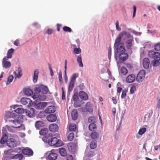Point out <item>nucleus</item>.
I'll list each match as a JSON object with an SVG mask.
<instances>
[{
	"mask_svg": "<svg viewBox=\"0 0 160 160\" xmlns=\"http://www.w3.org/2000/svg\"><path fill=\"white\" fill-rule=\"evenodd\" d=\"M115 25L116 29L118 31L121 30V28L119 27V22L118 21H117L116 22Z\"/></svg>",
	"mask_w": 160,
	"mask_h": 160,
	"instance_id": "obj_54",
	"label": "nucleus"
},
{
	"mask_svg": "<svg viewBox=\"0 0 160 160\" xmlns=\"http://www.w3.org/2000/svg\"><path fill=\"white\" fill-rule=\"evenodd\" d=\"M12 152V150L11 149H10L7 150L5 151L4 153L6 155H10Z\"/></svg>",
	"mask_w": 160,
	"mask_h": 160,
	"instance_id": "obj_56",
	"label": "nucleus"
},
{
	"mask_svg": "<svg viewBox=\"0 0 160 160\" xmlns=\"http://www.w3.org/2000/svg\"><path fill=\"white\" fill-rule=\"evenodd\" d=\"M23 156L21 154H17L12 157V159H17V160H21L23 158Z\"/></svg>",
	"mask_w": 160,
	"mask_h": 160,
	"instance_id": "obj_32",
	"label": "nucleus"
},
{
	"mask_svg": "<svg viewBox=\"0 0 160 160\" xmlns=\"http://www.w3.org/2000/svg\"><path fill=\"white\" fill-rule=\"evenodd\" d=\"M32 98L34 99H36V100L35 101L36 102H39V100L43 101L45 100L46 99V96L45 94H43L42 95H38L37 97H36V96L34 95L32 96Z\"/></svg>",
	"mask_w": 160,
	"mask_h": 160,
	"instance_id": "obj_16",
	"label": "nucleus"
},
{
	"mask_svg": "<svg viewBox=\"0 0 160 160\" xmlns=\"http://www.w3.org/2000/svg\"><path fill=\"white\" fill-rule=\"evenodd\" d=\"M56 108L54 106H50L48 107L45 110V112L47 113H51L54 112Z\"/></svg>",
	"mask_w": 160,
	"mask_h": 160,
	"instance_id": "obj_11",
	"label": "nucleus"
},
{
	"mask_svg": "<svg viewBox=\"0 0 160 160\" xmlns=\"http://www.w3.org/2000/svg\"><path fill=\"white\" fill-rule=\"evenodd\" d=\"M14 51V49H13L12 48L10 49L8 51L7 56L5 57H7L8 59L11 58Z\"/></svg>",
	"mask_w": 160,
	"mask_h": 160,
	"instance_id": "obj_30",
	"label": "nucleus"
},
{
	"mask_svg": "<svg viewBox=\"0 0 160 160\" xmlns=\"http://www.w3.org/2000/svg\"><path fill=\"white\" fill-rule=\"evenodd\" d=\"M24 94L28 96H31L33 94L32 90L29 88H27L24 90Z\"/></svg>",
	"mask_w": 160,
	"mask_h": 160,
	"instance_id": "obj_29",
	"label": "nucleus"
},
{
	"mask_svg": "<svg viewBox=\"0 0 160 160\" xmlns=\"http://www.w3.org/2000/svg\"><path fill=\"white\" fill-rule=\"evenodd\" d=\"M79 96L80 98L84 100H86L88 98V96L87 94L82 91L80 92Z\"/></svg>",
	"mask_w": 160,
	"mask_h": 160,
	"instance_id": "obj_19",
	"label": "nucleus"
},
{
	"mask_svg": "<svg viewBox=\"0 0 160 160\" xmlns=\"http://www.w3.org/2000/svg\"><path fill=\"white\" fill-rule=\"evenodd\" d=\"M15 78H20L22 76V72L21 68L20 67H18L17 68V70L14 71L13 72Z\"/></svg>",
	"mask_w": 160,
	"mask_h": 160,
	"instance_id": "obj_10",
	"label": "nucleus"
},
{
	"mask_svg": "<svg viewBox=\"0 0 160 160\" xmlns=\"http://www.w3.org/2000/svg\"><path fill=\"white\" fill-rule=\"evenodd\" d=\"M68 128L70 131H75L76 129V125L74 123L70 124L68 126Z\"/></svg>",
	"mask_w": 160,
	"mask_h": 160,
	"instance_id": "obj_31",
	"label": "nucleus"
},
{
	"mask_svg": "<svg viewBox=\"0 0 160 160\" xmlns=\"http://www.w3.org/2000/svg\"><path fill=\"white\" fill-rule=\"evenodd\" d=\"M125 49L124 47H121L120 48L115 49L114 51L115 57L118 53L119 54V59L121 61L126 60L128 58V54L125 52Z\"/></svg>",
	"mask_w": 160,
	"mask_h": 160,
	"instance_id": "obj_2",
	"label": "nucleus"
},
{
	"mask_svg": "<svg viewBox=\"0 0 160 160\" xmlns=\"http://www.w3.org/2000/svg\"><path fill=\"white\" fill-rule=\"evenodd\" d=\"M145 72L144 70H140L138 73L136 78L137 81L140 82H142L145 78Z\"/></svg>",
	"mask_w": 160,
	"mask_h": 160,
	"instance_id": "obj_3",
	"label": "nucleus"
},
{
	"mask_svg": "<svg viewBox=\"0 0 160 160\" xmlns=\"http://www.w3.org/2000/svg\"><path fill=\"white\" fill-rule=\"evenodd\" d=\"M74 53L75 54H80L81 52V50L79 48H75L74 49Z\"/></svg>",
	"mask_w": 160,
	"mask_h": 160,
	"instance_id": "obj_48",
	"label": "nucleus"
},
{
	"mask_svg": "<svg viewBox=\"0 0 160 160\" xmlns=\"http://www.w3.org/2000/svg\"><path fill=\"white\" fill-rule=\"evenodd\" d=\"M18 105H16L14 106V109H16L14 111L17 113L22 114L24 112V110L23 108H22L18 107Z\"/></svg>",
	"mask_w": 160,
	"mask_h": 160,
	"instance_id": "obj_21",
	"label": "nucleus"
},
{
	"mask_svg": "<svg viewBox=\"0 0 160 160\" xmlns=\"http://www.w3.org/2000/svg\"><path fill=\"white\" fill-rule=\"evenodd\" d=\"M90 148L92 149L95 148L97 147V144L96 142L94 141H92L90 144Z\"/></svg>",
	"mask_w": 160,
	"mask_h": 160,
	"instance_id": "obj_44",
	"label": "nucleus"
},
{
	"mask_svg": "<svg viewBox=\"0 0 160 160\" xmlns=\"http://www.w3.org/2000/svg\"><path fill=\"white\" fill-rule=\"evenodd\" d=\"M12 121L13 123L16 126L15 128H19L22 126V122L20 120H15Z\"/></svg>",
	"mask_w": 160,
	"mask_h": 160,
	"instance_id": "obj_24",
	"label": "nucleus"
},
{
	"mask_svg": "<svg viewBox=\"0 0 160 160\" xmlns=\"http://www.w3.org/2000/svg\"><path fill=\"white\" fill-rule=\"evenodd\" d=\"M21 103L27 107H30L33 104V102L29 98H23L21 100Z\"/></svg>",
	"mask_w": 160,
	"mask_h": 160,
	"instance_id": "obj_5",
	"label": "nucleus"
},
{
	"mask_svg": "<svg viewBox=\"0 0 160 160\" xmlns=\"http://www.w3.org/2000/svg\"><path fill=\"white\" fill-rule=\"evenodd\" d=\"M35 92L37 93H41V88H40V85L38 88H36L35 89Z\"/></svg>",
	"mask_w": 160,
	"mask_h": 160,
	"instance_id": "obj_59",
	"label": "nucleus"
},
{
	"mask_svg": "<svg viewBox=\"0 0 160 160\" xmlns=\"http://www.w3.org/2000/svg\"><path fill=\"white\" fill-rule=\"evenodd\" d=\"M38 73L39 72L38 69H36L34 71L33 77V81L34 82H36L37 81Z\"/></svg>",
	"mask_w": 160,
	"mask_h": 160,
	"instance_id": "obj_33",
	"label": "nucleus"
},
{
	"mask_svg": "<svg viewBox=\"0 0 160 160\" xmlns=\"http://www.w3.org/2000/svg\"><path fill=\"white\" fill-rule=\"evenodd\" d=\"M52 136V134L50 133L43 137L42 138V140L45 142L48 143V142L50 141Z\"/></svg>",
	"mask_w": 160,
	"mask_h": 160,
	"instance_id": "obj_22",
	"label": "nucleus"
},
{
	"mask_svg": "<svg viewBox=\"0 0 160 160\" xmlns=\"http://www.w3.org/2000/svg\"><path fill=\"white\" fill-rule=\"evenodd\" d=\"M74 82L70 81L68 87V90L70 91H72L74 87Z\"/></svg>",
	"mask_w": 160,
	"mask_h": 160,
	"instance_id": "obj_37",
	"label": "nucleus"
},
{
	"mask_svg": "<svg viewBox=\"0 0 160 160\" xmlns=\"http://www.w3.org/2000/svg\"><path fill=\"white\" fill-rule=\"evenodd\" d=\"M129 39L126 42V46L128 49H131V47L132 46V42L133 41V38L131 35V37L130 38H127Z\"/></svg>",
	"mask_w": 160,
	"mask_h": 160,
	"instance_id": "obj_9",
	"label": "nucleus"
},
{
	"mask_svg": "<svg viewBox=\"0 0 160 160\" xmlns=\"http://www.w3.org/2000/svg\"><path fill=\"white\" fill-rule=\"evenodd\" d=\"M112 50L111 47H109L108 49V58L110 59L111 58V55Z\"/></svg>",
	"mask_w": 160,
	"mask_h": 160,
	"instance_id": "obj_57",
	"label": "nucleus"
},
{
	"mask_svg": "<svg viewBox=\"0 0 160 160\" xmlns=\"http://www.w3.org/2000/svg\"><path fill=\"white\" fill-rule=\"evenodd\" d=\"M149 57L152 59L160 60V54L158 52H155L153 51H150L148 52Z\"/></svg>",
	"mask_w": 160,
	"mask_h": 160,
	"instance_id": "obj_4",
	"label": "nucleus"
},
{
	"mask_svg": "<svg viewBox=\"0 0 160 160\" xmlns=\"http://www.w3.org/2000/svg\"><path fill=\"white\" fill-rule=\"evenodd\" d=\"M96 125L94 123H91L89 126V129L91 131H94L96 128Z\"/></svg>",
	"mask_w": 160,
	"mask_h": 160,
	"instance_id": "obj_41",
	"label": "nucleus"
},
{
	"mask_svg": "<svg viewBox=\"0 0 160 160\" xmlns=\"http://www.w3.org/2000/svg\"><path fill=\"white\" fill-rule=\"evenodd\" d=\"M54 151V150H52L51 151V152L49 153L48 156V158L49 160H55L57 158L58 156L57 154L53 152Z\"/></svg>",
	"mask_w": 160,
	"mask_h": 160,
	"instance_id": "obj_15",
	"label": "nucleus"
},
{
	"mask_svg": "<svg viewBox=\"0 0 160 160\" xmlns=\"http://www.w3.org/2000/svg\"><path fill=\"white\" fill-rule=\"evenodd\" d=\"M86 108L87 110L89 112H92L93 110L92 105L90 102H88L86 103Z\"/></svg>",
	"mask_w": 160,
	"mask_h": 160,
	"instance_id": "obj_25",
	"label": "nucleus"
},
{
	"mask_svg": "<svg viewBox=\"0 0 160 160\" xmlns=\"http://www.w3.org/2000/svg\"><path fill=\"white\" fill-rule=\"evenodd\" d=\"M78 73H74L72 76V77L71 78V79L70 81H73V82H75L76 81V78L78 77Z\"/></svg>",
	"mask_w": 160,
	"mask_h": 160,
	"instance_id": "obj_43",
	"label": "nucleus"
},
{
	"mask_svg": "<svg viewBox=\"0 0 160 160\" xmlns=\"http://www.w3.org/2000/svg\"><path fill=\"white\" fill-rule=\"evenodd\" d=\"M47 119L50 122H54L57 119V117L54 114H50L47 116Z\"/></svg>",
	"mask_w": 160,
	"mask_h": 160,
	"instance_id": "obj_20",
	"label": "nucleus"
},
{
	"mask_svg": "<svg viewBox=\"0 0 160 160\" xmlns=\"http://www.w3.org/2000/svg\"><path fill=\"white\" fill-rule=\"evenodd\" d=\"M22 153L24 155L31 156L33 154V151L29 148H24L22 150Z\"/></svg>",
	"mask_w": 160,
	"mask_h": 160,
	"instance_id": "obj_17",
	"label": "nucleus"
},
{
	"mask_svg": "<svg viewBox=\"0 0 160 160\" xmlns=\"http://www.w3.org/2000/svg\"><path fill=\"white\" fill-rule=\"evenodd\" d=\"M136 90V87L134 85L132 86V87H131V89L130 90V93L131 94L133 93H134V91L135 90Z\"/></svg>",
	"mask_w": 160,
	"mask_h": 160,
	"instance_id": "obj_55",
	"label": "nucleus"
},
{
	"mask_svg": "<svg viewBox=\"0 0 160 160\" xmlns=\"http://www.w3.org/2000/svg\"><path fill=\"white\" fill-rule=\"evenodd\" d=\"M142 63L144 68L148 69L149 68L150 61L148 58H144L143 60Z\"/></svg>",
	"mask_w": 160,
	"mask_h": 160,
	"instance_id": "obj_18",
	"label": "nucleus"
},
{
	"mask_svg": "<svg viewBox=\"0 0 160 160\" xmlns=\"http://www.w3.org/2000/svg\"><path fill=\"white\" fill-rule=\"evenodd\" d=\"M59 152L60 155L62 156H65L66 154V150L64 148H59Z\"/></svg>",
	"mask_w": 160,
	"mask_h": 160,
	"instance_id": "obj_39",
	"label": "nucleus"
},
{
	"mask_svg": "<svg viewBox=\"0 0 160 160\" xmlns=\"http://www.w3.org/2000/svg\"><path fill=\"white\" fill-rule=\"evenodd\" d=\"M77 61L80 67L82 68L83 67V66L82 61V57L81 54L78 56Z\"/></svg>",
	"mask_w": 160,
	"mask_h": 160,
	"instance_id": "obj_26",
	"label": "nucleus"
},
{
	"mask_svg": "<svg viewBox=\"0 0 160 160\" xmlns=\"http://www.w3.org/2000/svg\"><path fill=\"white\" fill-rule=\"evenodd\" d=\"M35 108L38 109H41L44 108L47 105V103L46 102H38L34 101Z\"/></svg>",
	"mask_w": 160,
	"mask_h": 160,
	"instance_id": "obj_7",
	"label": "nucleus"
},
{
	"mask_svg": "<svg viewBox=\"0 0 160 160\" xmlns=\"http://www.w3.org/2000/svg\"><path fill=\"white\" fill-rule=\"evenodd\" d=\"M44 126V123L42 121H38L35 123V126L37 128L43 127Z\"/></svg>",
	"mask_w": 160,
	"mask_h": 160,
	"instance_id": "obj_35",
	"label": "nucleus"
},
{
	"mask_svg": "<svg viewBox=\"0 0 160 160\" xmlns=\"http://www.w3.org/2000/svg\"><path fill=\"white\" fill-rule=\"evenodd\" d=\"M57 138L56 137L52 138L50 141L48 142V144L51 146H55Z\"/></svg>",
	"mask_w": 160,
	"mask_h": 160,
	"instance_id": "obj_27",
	"label": "nucleus"
},
{
	"mask_svg": "<svg viewBox=\"0 0 160 160\" xmlns=\"http://www.w3.org/2000/svg\"><path fill=\"white\" fill-rule=\"evenodd\" d=\"M146 130V128H142L139 130L138 134L140 135H142L145 132Z\"/></svg>",
	"mask_w": 160,
	"mask_h": 160,
	"instance_id": "obj_51",
	"label": "nucleus"
},
{
	"mask_svg": "<svg viewBox=\"0 0 160 160\" xmlns=\"http://www.w3.org/2000/svg\"><path fill=\"white\" fill-rule=\"evenodd\" d=\"M71 116L73 120H75L77 119L78 117V113L76 110H74L72 111Z\"/></svg>",
	"mask_w": 160,
	"mask_h": 160,
	"instance_id": "obj_28",
	"label": "nucleus"
},
{
	"mask_svg": "<svg viewBox=\"0 0 160 160\" xmlns=\"http://www.w3.org/2000/svg\"><path fill=\"white\" fill-rule=\"evenodd\" d=\"M53 32V30L52 29H48L47 32L46 33L48 34H51Z\"/></svg>",
	"mask_w": 160,
	"mask_h": 160,
	"instance_id": "obj_64",
	"label": "nucleus"
},
{
	"mask_svg": "<svg viewBox=\"0 0 160 160\" xmlns=\"http://www.w3.org/2000/svg\"><path fill=\"white\" fill-rule=\"evenodd\" d=\"M120 72L123 75H126L128 73V70L126 68L122 67L121 68Z\"/></svg>",
	"mask_w": 160,
	"mask_h": 160,
	"instance_id": "obj_38",
	"label": "nucleus"
},
{
	"mask_svg": "<svg viewBox=\"0 0 160 160\" xmlns=\"http://www.w3.org/2000/svg\"><path fill=\"white\" fill-rule=\"evenodd\" d=\"M13 79V76L11 75H10L8 78V80L7 82V84H9L10 82H11Z\"/></svg>",
	"mask_w": 160,
	"mask_h": 160,
	"instance_id": "obj_49",
	"label": "nucleus"
},
{
	"mask_svg": "<svg viewBox=\"0 0 160 160\" xmlns=\"http://www.w3.org/2000/svg\"><path fill=\"white\" fill-rule=\"evenodd\" d=\"M8 58L7 57H4L3 58L2 62V67L5 68H10L11 66L10 62L8 61Z\"/></svg>",
	"mask_w": 160,
	"mask_h": 160,
	"instance_id": "obj_6",
	"label": "nucleus"
},
{
	"mask_svg": "<svg viewBox=\"0 0 160 160\" xmlns=\"http://www.w3.org/2000/svg\"><path fill=\"white\" fill-rule=\"evenodd\" d=\"M76 146V144L74 143H70L68 144V149L72 151L74 149Z\"/></svg>",
	"mask_w": 160,
	"mask_h": 160,
	"instance_id": "obj_36",
	"label": "nucleus"
},
{
	"mask_svg": "<svg viewBox=\"0 0 160 160\" xmlns=\"http://www.w3.org/2000/svg\"><path fill=\"white\" fill-rule=\"evenodd\" d=\"M7 137L6 134L2 135L0 141V143L2 144L5 143L7 142Z\"/></svg>",
	"mask_w": 160,
	"mask_h": 160,
	"instance_id": "obj_34",
	"label": "nucleus"
},
{
	"mask_svg": "<svg viewBox=\"0 0 160 160\" xmlns=\"http://www.w3.org/2000/svg\"><path fill=\"white\" fill-rule=\"evenodd\" d=\"M155 49L157 51H158L160 50V43H159L155 45L154 46Z\"/></svg>",
	"mask_w": 160,
	"mask_h": 160,
	"instance_id": "obj_53",
	"label": "nucleus"
},
{
	"mask_svg": "<svg viewBox=\"0 0 160 160\" xmlns=\"http://www.w3.org/2000/svg\"><path fill=\"white\" fill-rule=\"evenodd\" d=\"M7 145L10 148L15 147L17 146V142L14 139L10 138L8 141Z\"/></svg>",
	"mask_w": 160,
	"mask_h": 160,
	"instance_id": "obj_12",
	"label": "nucleus"
},
{
	"mask_svg": "<svg viewBox=\"0 0 160 160\" xmlns=\"http://www.w3.org/2000/svg\"><path fill=\"white\" fill-rule=\"evenodd\" d=\"M49 129L50 131L52 132H56L58 131V127L57 124L53 123L49 125Z\"/></svg>",
	"mask_w": 160,
	"mask_h": 160,
	"instance_id": "obj_14",
	"label": "nucleus"
},
{
	"mask_svg": "<svg viewBox=\"0 0 160 160\" xmlns=\"http://www.w3.org/2000/svg\"><path fill=\"white\" fill-rule=\"evenodd\" d=\"M124 36L125 38H130L131 37V34L128 32L125 31L122 32L120 33L118 37L116 38L114 44V50L119 49L121 47H124V44L122 43H120L122 37Z\"/></svg>",
	"mask_w": 160,
	"mask_h": 160,
	"instance_id": "obj_1",
	"label": "nucleus"
},
{
	"mask_svg": "<svg viewBox=\"0 0 160 160\" xmlns=\"http://www.w3.org/2000/svg\"><path fill=\"white\" fill-rule=\"evenodd\" d=\"M63 144L62 142L60 140L57 139L55 147H59Z\"/></svg>",
	"mask_w": 160,
	"mask_h": 160,
	"instance_id": "obj_52",
	"label": "nucleus"
},
{
	"mask_svg": "<svg viewBox=\"0 0 160 160\" xmlns=\"http://www.w3.org/2000/svg\"><path fill=\"white\" fill-rule=\"evenodd\" d=\"M90 135L92 139H97L99 137L98 134L95 132H92Z\"/></svg>",
	"mask_w": 160,
	"mask_h": 160,
	"instance_id": "obj_40",
	"label": "nucleus"
},
{
	"mask_svg": "<svg viewBox=\"0 0 160 160\" xmlns=\"http://www.w3.org/2000/svg\"><path fill=\"white\" fill-rule=\"evenodd\" d=\"M74 133L73 132H71L68 135V138L69 141H72L74 138Z\"/></svg>",
	"mask_w": 160,
	"mask_h": 160,
	"instance_id": "obj_46",
	"label": "nucleus"
},
{
	"mask_svg": "<svg viewBox=\"0 0 160 160\" xmlns=\"http://www.w3.org/2000/svg\"><path fill=\"white\" fill-rule=\"evenodd\" d=\"M58 78L60 82H62V73L61 71H60L58 73Z\"/></svg>",
	"mask_w": 160,
	"mask_h": 160,
	"instance_id": "obj_58",
	"label": "nucleus"
},
{
	"mask_svg": "<svg viewBox=\"0 0 160 160\" xmlns=\"http://www.w3.org/2000/svg\"><path fill=\"white\" fill-rule=\"evenodd\" d=\"M74 106L75 108L79 107H81V104L76 101L74 103Z\"/></svg>",
	"mask_w": 160,
	"mask_h": 160,
	"instance_id": "obj_62",
	"label": "nucleus"
},
{
	"mask_svg": "<svg viewBox=\"0 0 160 160\" xmlns=\"http://www.w3.org/2000/svg\"><path fill=\"white\" fill-rule=\"evenodd\" d=\"M78 99L77 93L74 94L73 96V99L74 101H76Z\"/></svg>",
	"mask_w": 160,
	"mask_h": 160,
	"instance_id": "obj_63",
	"label": "nucleus"
},
{
	"mask_svg": "<svg viewBox=\"0 0 160 160\" xmlns=\"http://www.w3.org/2000/svg\"><path fill=\"white\" fill-rule=\"evenodd\" d=\"M154 60L155 61H153L152 62L153 66L154 67H157L159 66L160 64V62L159 61L160 60L155 59Z\"/></svg>",
	"mask_w": 160,
	"mask_h": 160,
	"instance_id": "obj_45",
	"label": "nucleus"
},
{
	"mask_svg": "<svg viewBox=\"0 0 160 160\" xmlns=\"http://www.w3.org/2000/svg\"><path fill=\"white\" fill-rule=\"evenodd\" d=\"M35 110L32 108H29L26 110V113L27 115L29 117H32L34 116Z\"/></svg>",
	"mask_w": 160,
	"mask_h": 160,
	"instance_id": "obj_13",
	"label": "nucleus"
},
{
	"mask_svg": "<svg viewBox=\"0 0 160 160\" xmlns=\"http://www.w3.org/2000/svg\"><path fill=\"white\" fill-rule=\"evenodd\" d=\"M40 88H41V93L42 94H46L48 91V88L46 86L42 85H41Z\"/></svg>",
	"mask_w": 160,
	"mask_h": 160,
	"instance_id": "obj_23",
	"label": "nucleus"
},
{
	"mask_svg": "<svg viewBox=\"0 0 160 160\" xmlns=\"http://www.w3.org/2000/svg\"><path fill=\"white\" fill-rule=\"evenodd\" d=\"M48 132V130L46 128H43L41 129L39 132L40 135H45Z\"/></svg>",
	"mask_w": 160,
	"mask_h": 160,
	"instance_id": "obj_42",
	"label": "nucleus"
},
{
	"mask_svg": "<svg viewBox=\"0 0 160 160\" xmlns=\"http://www.w3.org/2000/svg\"><path fill=\"white\" fill-rule=\"evenodd\" d=\"M96 120V118L94 117H90L88 119L89 122L91 123H94Z\"/></svg>",
	"mask_w": 160,
	"mask_h": 160,
	"instance_id": "obj_47",
	"label": "nucleus"
},
{
	"mask_svg": "<svg viewBox=\"0 0 160 160\" xmlns=\"http://www.w3.org/2000/svg\"><path fill=\"white\" fill-rule=\"evenodd\" d=\"M66 160H73V158L71 155H68L66 157Z\"/></svg>",
	"mask_w": 160,
	"mask_h": 160,
	"instance_id": "obj_60",
	"label": "nucleus"
},
{
	"mask_svg": "<svg viewBox=\"0 0 160 160\" xmlns=\"http://www.w3.org/2000/svg\"><path fill=\"white\" fill-rule=\"evenodd\" d=\"M126 91L125 90H123L122 93L121 95V98H125L126 96Z\"/></svg>",
	"mask_w": 160,
	"mask_h": 160,
	"instance_id": "obj_61",
	"label": "nucleus"
},
{
	"mask_svg": "<svg viewBox=\"0 0 160 160\" xmlns=\"http://www.w3.org/2000/svg\"><path fill=\"white\" fill-rule=\"evenodd\" d=\"M63 30L65 32H72L71 28L67 26H64L63 28Z\"/></svg>",
	"mask_w": 160,
	"mask_h": 160,
	"instance_id": "obj_50",
	"label": "nucleus"
},
{
	"mask_svg": "<svg viewBox=\"0 0 160 160\" xmlns=\"http://www.w3.org/2000/svg\"><path fill=\"white\" fill-rule=\"evenodd\" d=\"M136 79L135 75L133 74L128 75L126 78L125 81L128 83L133 82Z\"/></svg>",
	"mask_w": 160,
	"mask_h": 160,
	"instance_id": "obj_8",
	"label": "nucleus"
}]
</instances>
